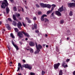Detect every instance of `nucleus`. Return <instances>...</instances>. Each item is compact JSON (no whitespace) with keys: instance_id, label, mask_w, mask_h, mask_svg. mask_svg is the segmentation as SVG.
Returning a JSON list of instances; mask_svg holds the SVG:
<instances>
[{"instance_id":"1","label":"nucleus","mask_w":75,"mask_h":75,"mask_svg":"<svg viewBox=\"0 0 75 75\" xmlns=\"http://www.w3.org/2000/svg\"><path fill=\"white\" fill-rule=\"evenodd\" d=\"M18 70L17 71V72H18V71L20 69V68L21 70H24V69H23V67H24V68H25L29 69L30 70H31V68H32V66L31 65H30L28 64H23L22 66L21 64L20 63H18Z\"/></svg>"},{"instance_id":"2","label":"nucleus","mask_w":75,"mask_h":75,"mask_svg":"<svg viewBox=\"0 0 75 75\" xmlns=\"http://www.w3.org/2000/svg\"><path fill=\"white\" fill-rule=\"evenodd\" d=\"M23 34L25 36H26V37H28L29 36V35H28V33H25L24 31H22L18 33L17 35L18 36V38H20L21 39V38H23Z\"/></svg>"},{"instance_id":"3","label":"nucleus","mask_w":75,"mask_h":75,"mask_svg":"<svg viewBox=\"0 0 75 75\" xmlns=\"http://www.w3.org/2000/svg\"><path fill=\"white\" fill-rule=\"evenodd\" d=\"M8 5V4L7 2V0H4L3 2L2 3V5L1 7L3 8H5V7L7 6Z\"/></svg>"},{"instance_id":"4","label":"nucleus","mask_w":75,"mask_h":75,"mask_svg":"<svg viewBox=\"0 0 75 75\" xmlns=\"http://www.w3.org/2000/svg\"><path fill=\"white\" fill-rule=\"evenodd\" d=\"M35 44H36V47L37 50V53H39V52L40 51V49H41L42 47L41 45L38 44V45L37 43L35 42Z\"/></svg>"},{"instance_id":"5","label":"nucleus","mask_w":75,"mask_h":75,"mask_svg":"<svg viewBox=\"0 0 75 75\" xmlns=\"http://www.w3.org/2000/svg\"><path fill=\"white\" fill-rule=\"evenodd\" d=\"M47 15H45V14H44L42 15L41 18V21H44V22L46 23V22L47 21V18H45L44 19V17H47Z\"/></svg>"},{"instance_id":"6","label":"nucleus","mask_w":75,"mask_h":75,"mask_svg":"<svg viewBox=\"0 0 75 75\" xmlns=\"http://www.w3.org/2000/svg\"><path fill=\"white\" fill-rule=\"evenodd\" d=\"M60 65V63H58L57 64H55L54 65V68L55 69H57L58 68L59 66Z\"/></svg>"},{"instance_id":"7","label":"nucleus","mask_w":75,"mask_h":75,"mask_svg":"<svg viewBox=\"0 0 75 75\" xmlns=\"http://www.w3.org/2000/svg\"><path fill=\"white\" fill-rule=\"evenodd\" d=\"M17 27L19 30H21V27L22 26V24L20 22H18L17 24Z\"/></svg>"},{"instance_id":"8","label":"nucleus","mask_w":75,"mask_h":75,"mask_svg":"<svg viewBox=\"0 0 75 75\" xmlns=\"http://www.w3.org/2000/svg\"><path fill=\"white\" fill-rule=\"evenodd\" d=\"M55 14L56 15H57L59 17H60V16H61V13L59 12V11H56L55 12Z\"/></svg>"},{"instance_id":"9","label":"nucleus","mask_w":75,"mask_h":75,"mask_svg":"<svg viewBox=\"0 0 75 75\" xmlns=\"http://www.w3.org/2000/svg\"><path fill=\"white\" fill-rule=\"evenodd\" d=\"M40 4L42 7L44 8V7H47V4H44L43 3H40Z\"/></svg>"},{"instance_id":"10","label":"nucleus","mask_w":75,"mask_h":75,"mask_svg":"<svg viewBox=\"0 0 75 75\" xmlns=\"http://www.w3.org/2000/svg\"><path fill=\"white\" fill-rule=\"evenodd\" d=\"M29 45L30 47H34L35 45V44L32 41H30L29 43Z\"/></svg>"},{"instance_id":"11","label":"nucleus","mask_w":75,"mask_h":75,"mask_svg":"<svg viewBox=\"0 0 75 75\" xmlns=\"http://www.w3.org/2000/svg\"><path fill=\"white\" fill-rule=\"evenodd\" d=\"M25 19L28 21V23H31V21L29 19V18L26 17L25 18Z\"/></svg>"},{"instance_id":"12","label":"nucleus","mask_w":75,"mask_h":75,"mask_svg":"<svg viewBox=\"0 0 75 75\" xmlns=\"http://www.w3.org/2000/svg\"><path fill=\"white\" fill-rule=\"evenodd\" d=\"M5 25L6 26V28H7L8 30H11V28H10L9 25L6 24Z\"/></svg>"},{"instance_id":"13","label":"nucleus","mask_w":75,"mask_h":75,"mask_svg":"<svg viewBox=\"0 0 75 75\" xmlns=\"http://www.w3.org/2000/svg\"><path fill=\"white\" fill-rule=\"evenodd\" d=\"M52 11H53V10H51V11H47V14H51L52 13Z\"/></svg>"},{"instance_id":"14","label":"nucleus","mask_w":75,"mask_h":75,"mask_svg":"<svg viewBox=\"0 0 75 75\" xmlns=\"http://www.w3.org/2000/svg\"><path fill=\"white\" fill-rule=\"evenodd\" d=\"M52 9L51 10H54V8L56 7V5H55V4H53L52 5Z\"/></svg>"},{"instance_id":"15","label":"nucleus","mask_w":75,"mask_h":75,"mask_svg":"<svg viewBox=\"0 0 75 75\" xmlns=\"http://www.w3.org/2000/svg\"><path fill=\"white\" fill-rule=\"evenodd\" d=\"M63 74L62 71V70H60L59 72V75H62Z\"/></svg>"},{"instance_id":"16","label":"nucleus","mask_w":75,"mask_h":75,"mask_svg":"<svg viewBox=\"0 0 75 75\" xmlns=\"http://www.w3.org/2000/svg\"><path fill=\"white\" fill-rule=\"evenodd\" d=\"M14 47L16 48V50H19V48H18V47L17 45H15L14 46Z\"/></svg>"},{"instance_id":"17","label":"nucleus","mask_w":75,"mask_h":75,"mask_svg":"<svg viewBox=\"0 0 75 75\" xmlns=\"http://www.w3.org/2000/svg\"><path fill=\"white\" fill-rule=\"evenodd\" d=\"M13 19L14 20H15L16 21L17 20V18L16 17V16L14 15H13Z\"/></svg>"},{"instance_id":"18","label":"nucleus","mask_w":75,"mask_h":75,"mask_svg":"<svg viewBox=\"0 0 75 75\" xmlns=\"http://www.w3.org/2000/svg\"><path fill=\"white\" fill-rule=\"evenodd\" d=\"M64 20L62 19L60 21V23L61 24H64Z\"/></svg>"},{"instance_id":"19","label":"nucleus","mask_w":75,"mask_h":75,"mask_svg":"<svg viewBox=\"0 0 75 75\" xmlns=\"http://www.w3.org/2000/svg\"><path fill=\"white\" fill-rule=\"evenodd\" d=\"M12 24L14 26H16V21H13Z\"/></svg>"},{"instance_id":"20","label":"nucleus","mask_w":75,"mask_h":75,"mask_svg":"<svg viewBox=\"0 0 75 75\" xmlns=\"http://www.w3.org/2000/svg\"><path fill=\"white\" fill-rule=\"evenodd\" d=\"M10 36H11L12 38H15V37H14V36L13 35V33H11L10 34Z\"/></svg>"},{"instance_id":"21","label":"nucleus","mask_w":75,"mask_h":75,"mask_svg":"<svg viewBox=\"0 0 75 75\" xmlns=\"http://www.w3.org/2000/svg\"><path fill=\"white\" fill-rule=\"evenodd\" d=\"M29 50L31 53H33V49L30 48L29 49Z\"/></svg>"},{"instance_id":"22","label":"nucleus","mask_w":75,"mask_h":75,"mask_svg":"<svg viewBox=\"0 0 75 75\" xmlns=\"http://www.w3.org/2000/svg\"><path fill=\"white\" fill-rule=\"evenodd\" d=\"M69 15L70 16H72L73 15V12H72V11H70V13H69Z\"/></svg>"},{"instance_id":"23","label":"nucleus","mask_w":75,"mask_h":75,"mask_svg":"<svg viewBox=\"0 0 75 75\" xmlns=\"http://www.w3.org/2000/svg\"><path fill=\"white\" fill-rule=\"evenodd\" d=\"M65 64H66V62H65V61H63L62 63V66H64Z\"/></svg>"},{"instance_id":"24","label":"nucleus","mask_w":75,"mask_h":75,"mask_svg":"<svg viewBox=\"0 0 75 75\" xmlns=\"http://www.w3.org/2000/svg\"><path fill=\"white\" fill-rule=\"evenodd\" d=\"M51 7V5L49 4H47V8H50Z\"/></svg>"},{"instance_id":"25","label":"nucleus","mask_w":75,"mask_h":75,"mask_svg":"<svg viewBox=\"0 0 75 75\" xmlns=\"http://www.w3.org/2000/svg\"><path fill=\"white\" fill-rule=\"evenodd\" d=\"M14 30L16 33H18V28H15Z\"/></svg>"},{"instance_id":"26","label":"nucleus","mask_w":75,"mask_h":75,"mask_svg":"<svg viewBox=\"0 0 75 75\" xmlns=\"http://www.w3.org/2000/svg\"><path fill=\"white\" fill-rule=\"evenodd\" d=\"M54 12H53L51 14V17H54L55 16H54Z\"/></svg>"},{"instance_id":"27","label":"nucleus","mask_w":75,"mask_h":75,"mask_svg":"<svg viewBox=\"0 0 75 75\" xmlns=\"http://www.w3.org/2000/svg\"><path fill=\"white\" fill-rule=\"evenodd\" d=\"M64 9V6H62L61 7L59 8L58 10H63Z\"/></svg>"},{"instance_id":"28","label":"nucleus","mask_w":75,"mask_h":75,"mask_svg":"<svg viewBox=\"0 0 75 75\" xmlns=\"http://www.w3.org/2000/svg\"><path fill=\"white\" fill-rule=\"evenodd\" d=\"M38 15H41L42 14V12L41 11H39L38 12Z\"/></svg>"},{"instance_id":"29","label":"nucleus","mask_w":75,"mask_h":75,"mask_svg":"<svg viewBox=\"0 0 75 75\" xmlns=\"http://www.w3.org/2000/svg\"><path fill=\"white\" fill-rule=\"evenodd\" d=\"M56 50L57 52H59V49H58V47L57 46L56 47Z\"/></svg>"},{"instance_id":"30","label":"nucleus","mask_w":75,"mask_h":75,"mask_svg":"<svg viewBox=\"0 0 75 75\" xmlns=\"http://www.w3.org/2000/svg\"><path fill=\"white\" fill-rule=\"evenodd\" d=\"M30 75H35V73L31 72L30 73Z\"/></svg>"},{"instance_id":"31","label":"nucleus","mask_w":75,"mask_h":75,"mask_svg":"<svg viewBox=\"0 0 75 75\" xmlns=\"http://www.w3.org/2000/svg\"><path fill=\"white\" fill-rule=\"evenodd\" d=\"M6 14H7L9 12H10V10H6Z\"/></svg>"},{"instance_id":"32","label":"nucleus","mask_w":75,"mask_h":75,"mask_svg":"<svg viewBox=\"0 0 75 75\" xmlns=\"http://www.w3.org/2000/svg\"><path fill=\"white\" fill-rule=\"evenodd\" d=\"M8 21H11V22H12V20H11V19L10 18H8Z\"/></svg>"},{"instance_id":"33","label":"nucleus","mask_w":75,"mask_h":75,"mask_svg":"<svg viewBox=\"0 0 75 75\" xmlns=\"http://www.w3.org/2000/svg\"><path fill=\"white\" fill-rule=\"evenodd\" d=\"M35 6L37 8H39L40 7V5L38 4H36Z\"/></svg>"},{"instance_id":"34","label":"nucleus","mask_w":75,"mask_h":75,"mask_svg":"<svg viewBox=\"0 0 75 75\" xmlns=\"http://www.w3.org/2000/svg\"><path fill=\"white\" fill-rule=\"evenodd\" d=\"M34 28L35 29H37V24H34Z\"/></svg>"},{"instance_id":"35","label":"nucleus","mask_w":75,"mask_h":75,"mask_svg":"<svg viewBox=\"0 0 75 75\" xmlns=\"http://www.w3.org/2000/svg\"><path fill=\"white\" fill-rule=\"evenodd\" d=\"M22 24L24 27H25L26 26V25L25 23H24V22H22Z\"/></svg>"},{"instance_id":"36","label":"nucleus","mask_w":75,"mask_h":75,"mask_svg":"<svg viewBox=\"0 0 75 75\" xmlns=\"http://www.w3.org/2000/svg\"><path fill=\"white\" fill-rule=\"evenodd\" d=\"M62 67H64V68H66V67H68V65L66 64V65L65 66V65H64V66H62Z\"/></svg>"},{"instance_id":"37","label":"nucleus","mask_w":75,"mask_h":75,"mask_svg":"<svg viewBox=\"0 0 75 75\" xmlns=\"http://www.w3.org/2000/svg\"><path fill=\"white\" fill-rule=\"evenodd\" d=\"M45 71H42V75H44V74H45Z\"/></svg>"},{"instance_id":"38","label":"nucleus","mask_w":75,"mask_h":75,"mask_svg":"<svg viewBox=\"0 0 75 75\" xmlns=\"http://www.w3.org/2000/svg\"><path fill=\"white\" fill-rule=\"evenodd\" d=\"M12 44H13V46L16 45H15L14 44V42L13 41H12Z\"/></svg>"},{"instance_id":"39","label":"nucleus","mask_w":75,"mask_h":75,"mask_svg":"<svg viewBox=\"0 0 75 75\" xmlns=\"http://www.w3.org/2000/svg\"><path fill=\"white\" fill-rule=\"evenodd\" d=\"M11 1V3H14V0H10Z\"/></svg>"},{"instance_id":"40","label":"nucleus","mask_w":75,"mask_h":75,"mask_svg":"<svg viewBox=\"0 0 75 75\" xmlns=\"http://www.w3.org/2000/svg\"><path fill=\"white\" fill-rule=\"evenodd\" d=\"M33 20H37V18H36V17H34L33 18Z\"/></svg>"},{"instance_id":"41","label":"nucleus","mask_w":75,"mask_h":75,"mask_svg":"<svg viewBox=\"0 0 75 75\" xmlns=\"http://www.w3.org/2000/svg\"><path fill=\"white\" fill-rule=\"evenodd\" d=\"M13 10H17V7L16 6L13 7Z\"/></svg>"},{"instance_id":"42","label":"nucleus","mask_w":75,"mask_h":75,"mask_svg":"<svg viewBox=\"0 0 75 75\" xmlns=\"http://www.w3.org/2000/svg\"><path fill=\"white\" fill-rule=\"evenodd\" d=\"M59 11H60V12H62V11H64V10H59Z\"/></svg>"},{"instance_id":"43","label":"nucleus","mask_w":75,"mask_h":75,"mask_svg":"<svg viewBox=\"0 0 75 75\" xmlns=\"http://www.w3.org/2000/svg\"><path fill=\"white\" fill-rule=\"evenodd\" d=\"M70 61V59H67L66 60V62H68V61Z\"/></svg>"},{"instance_id":"44","label":"nucleus","mask_w":75,"mask_h":75,"mask_svg":"<svg viewBox=\"0 0 75 75\" xmlns=\"http://www.w3.org/2000/svg\"><path fill=\"white\" fill-rule=\"evenodd\" d=\"M22 61L24 62V63H25V60L24 59H23L22 60Z\"/></svg>"},{"instance_id":"45","label":"nucleus","mask_w":75,"mask_h":75,"mask_svg":"<svg viewBox=\"0 0 75 75\" xmlns=\"http://www.w3.org/2000/svg\"><path fill=\"white\" fill-rule=\"evenodd\" d=\"M68 21H71V19L70 18H69L68 19Z\"/></svg>"},{"instance_id":"46","label":"nucleus","mask_w":75,"mask_h":75,"mask_svg":"<svg viewBox=\"0 0 75 75\" xmlns=\"http://www.w3.org/2000/svg\"><path fill=\"white\" fill-rule=\"evenodd\" d=\"M73 75H75V71H74L73 72Z\"/></svg>"},{"instance_id":"47","label":"nucleus","mask_w":75,"mask_h":75,"mask_svg":"<svg viewBox=\"0 0 75 75\" xmlns=\"http://www.w3.org/2000/svg\"><path fill=\"white\" fill-rule=\"evenodd\" d=\"M35 32L36 33H38V30H36L35 31Z\"/></svg>"},{"instance_id":"48","label":"nucleus","mask_w":75,"mask_h":75,"mask_svg":"<svg viewBox=\"0 0 75 75\" xmlns=\"http://www.w3.org/2000/svg\"><path fill=\"white\" fill-rule=\"evenodd\" d=\"M20 15L19 14H18L17 15V16H18V17H20Z\"/></svg>"},{"instance_id":"49","label":"nucleus","mask_w":75,"mask_h":75,"mask_svg":"<svg viewBox=\"0 0 75 75\" xmlns=\"http://www.w3.org/2000/svg\"><path fill=\"white\" fill-rule=\"evenodd\" d=\"M37 51H36L35 52V54H37V53H38L37 52Z\"/></svg>"},{"instance_id":"50","label":"nucleus","mask_w":75,"mask_h":75,"mask_svg":"<svg viewBox=\"0 0 75 75\" xmlns=\"http://www.w3.org/2000/svg\"><path fill=\"white\" fill-rule=\"evenodd\" d=\"M19 44H20L21 45H22V42H19Z\"/></svg>"},{"instance_id":"51","label":"nucleus","mask_w":75,"mask_h":75,"mask_svg":"<svg viewBox=\"0 0 75 75\" xmlns=\"http://www.w3.org/2000/svg\"><path fill=\"white\" fill-rule=\"evenodd\" d=\"M6 10H9V8L8 7L6 8Z\"/></svg>"},{"instance_id":"52","label":"nucleus","mask_w":75,"mask_h":75,"mask_svg":"<svg viewBox=\"0 0 75 75\" xmlns=\"http://www.w3.org/2000/svg\"><path fill=\"white\" fill-rule=\"evenodd\" d=\"M19 18L20 20H22V18Z\"/></svg>"},{"instance_id":"53","label":"nucleus","mask_w":75,"mask_h":75,"mask_svg":"<svg viewBox=\"0 0 75 75\" xmlns=\"http://www.w3.org/2000/svg\"><path fill=\"white\" fill-rule=\"evenodd\" d=\"M25 40H26V41H27V40H28V38H26L25 39Z\"/></svg>"},{"instance_id":"54","label":"nucleus","mask_w":75,"mask_h":75,"mask_svg":"<svg viewBox=\"0 0 75 75\" xmlns=\"http://www.w3.org/2000/svg\"><path fill=\"white\" fill-rule=\"evenodd\" d=\"M18 75H21V73H19Z\"/></svg>"},{"instance_id":"55","label":"nucleus","mask_w":75,"mask_h":75,"mask_svg":"<svg viewBox=\"0 0 75 75\" xmlns=\"http://www.w3.org/2000/svg\"><path fill=\"white\" fill-rule=\"evenodd\" d=\"M43 47H45V44H43Z\"/></svg>"},{"instance_id":"56","label":"nucleus","mask_w":75,"mask_h":75,"mask_svg":"<svg viewBox=\"0 0 75 75\" xmlns=\"http://www.w3.org/2000/svg\"><path fill=\"white\" fill-rule=\"evenodd\" d=\"M62 41V40H60V43H61Z\"/></svg>"},{"instance_id":"57","label":"nucleus","mask_w":75,"mask_h":75,"mask_svg":"<svg viewBox=\"0 0 75 75\" xmlns=\"http://www.w3.org/2000/svg\"><path fill=\"white\" fill-rule=\"evenodd\" d=\"M25 8L26 9H27L28 8L27 6H25Z\"/></svg>"},{"instance_id":"58","label":"nucleus","mask_w":75,"mask_h":75,"mask_svg":"<svg viewBox=\"0 0 75 75\" xmlns=\"http://www.w3.org/2000/svg\"><path fill=\"white\" fill-rule=\"evenodd\" d=\"M67 40H69V38H67Z\"/></svg>"},{"instance_id":"59","label":"nucleus","mask_w":75,"mask_h":75,"mask_svg":"<svg viewBox=\"0 0 75 75\" xmlns=\"http://www.w3.org/2000/svg\"><path fill=\"white\" fill-rule=\"evenodd\" d=\"M8 48L9 50H10V48L9 47H8Z\"/></svg>"},{"instance_id":"60","label":"nucleus","mask_w":75,"mask_h":75,"mask_svg":"<svg viewBox=\"0 0 75 75\" xmlns=\"http://www.w3.org/2000/svg\"><path fill=\"white\" fill-rule=\"evenodd\" d=\"M2 22L1 21H0V25H1V24Z\"/></svg>"},{"instance_id":"61","label":"nucleus","mask_w":75,"mask_h":75,"mask_svg":"<svg viewBox=\"0 0 75 75\" xmlns=\"http://www.w3.org/2000/svg\"><path fill=\"white\" fill-rule=\"evenodd\" d=\"M45 37H47V34H46L45 35Z\"/></svg>"},{"instance_id":"62","label":"nucleus","mask_w":75,"mask_h":75,"mask_svg":"<svg viewBox=\"0 0 75 75\" xmlns=\"http://www.w3.org/2000/svg\"><path fill=\"white\" fill-rule=\"evenodd\" d=\"M71 1H74V2H75V1H74V0H71Z\"/></svg>"},{"instance_id":"63","label":"nucleus","mask_w":75,"mask_h":75,"mask_svg":"<svg viewBox=\"0 0 75 75\" xmlns=\"http://www.w3.org/2000/svg\"><path fill=\"white\" fill-rule=\"evenodd\" d=\"M3 31H6V30H5V29H3Z\"/></svg>"},{"instance_id":"64","label":"nucleus","mask_w":75,"mask_h":75,"mask_svg":"<svg viewBox=\"0 0 75 75\" xmlns=\"http://www.w3.org/2000/svg\"><path fill=\"white\" fill-rule=\"evenodd\" d=\"M22 11L23 12H24V10H22Z\"/></svg>"}]
</instances>
